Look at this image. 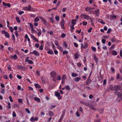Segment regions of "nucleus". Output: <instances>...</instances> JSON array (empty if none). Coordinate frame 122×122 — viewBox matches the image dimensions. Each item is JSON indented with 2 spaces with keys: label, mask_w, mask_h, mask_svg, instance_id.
Listing matches in <instances>:
<instances>
[{
  "label": "nucleus",
  "mask_w": 122,
  "mask_h": 122,
  "mask_svg": "<svg viewBox=\"0 0 122 122\" xmlns=\"http://www.w3.org/2000/svg\"><path fill=\"white\" fill-rule=\"evenodd\" d=\"M99 12L100 10L98 9H96L94 11L91 10L90 11V13L95 14L96 16H99Z\"/></svg>",
  "instance_id": "1"
},
{
  "label": "nucleus",
  "mask_w": 122,
  "mask_h": 122,
  "mask_svg": "<svg viewBox=\"0 0 122 122\" xmlns=\"http://www.w3.org/2000/svg\"><path fill=\"white\" fill-rule=\"evenodd\" d=\"M32 8L30 5H29L28 6L24 7L23 8V10L25 11H32Z\"/></svg>",
  "instance_id": "2"
},
{
  "label": "nucleus",
  "mask_w": 122,
  "mask_h": 122,
  "mask_svg": "<svg viewBox=\"0 0 122 122\" xmlns=\"http://www.w3.org/2000/svg\"><path fill=\"white\" fill-rule=\"evenodd\" d=\"M40 19L43 23V24L46 25L48 23V22L42 17L39 16Z\"/></svg>",
  "instance_id": "3"
},
{
  "label": "nucleus",
  "mask_w": 122,
  "mask_h": 122,
  "mask_svg": "<svg viewBox=\"0 0 122 122\" xmlns=\"http://www.w3.org/2000/svg\"><path fill=\"white\" fill-rule=\"evenodd\" d=\"M66 78V75L64 74L62 76V81L61 83L62 84H64L65 83V80Z\"/></svg>",
  "instance_id": "4"
},
{
  "label": "nucleus",
  "mask_w": 122,
  "mask_h": 122,
  "mask_svg": "<svg viewBox=\"0 0 122 122\" xmlns=\"http://www.w3.org/2000/svg\"><path fill=\"white\" fill-rule=\"evenodd\" d=\"M51 76L52 78H56L57 76L56 73L55 71H52L51 73Z\"/></svg>",
  "instance_id": "5"
},
{
  "label": "nucleus",
  "mask_w": 122,
  "mask_h": 122,
  "mask_svg": "<svg viewBox=\"0 0 122 122\" xmlns=\"http://www.w3.org/2000/svg\"><path fill=\"white\" fill-rule=\"evenodd\" d=\"M65 21L64 19H62L61 21V28L63 29H64L65 28L64 27V24H65Z\"/></svg>",
  "instance_id": "6"
},
{
  "label": "nucleus",
  "mask_w": 122,
  "mask_h": 122,
  "mask_svg": "<svg viewBox=\"0 0 122 122\" xmlns=\"http://www.w3.org/2000/svg\"><path fill=\"white\" fill-rule=\"evenodd\" d=\"M31 54H34L35 55L39 56L40 55L39 53L36 51H33L31 52Z\"/></svg>",
  "instance_id": "7"
},
{
  "label": "nucleus",
  "mask_w": 122,
  "mask_h": 122,
  "mask_svg": "<svg viewBox=\"0 0 122 122\" xmlns=\"http://www.w3.org/2000/svg\"><path fill=\"white\" fill-rule=\"evenodd\" d=\"M83 16L85 19L87 20H89L91 19V17L88 15L84 14Z\"/></svg>",
  "instance_id": "8"
},
{
  "label": "nucleus",
  "mask_w": 122,
  "mask_h": 122,
  "mask_svg": "<svg viewBox=\"0 0 122 122\" xmlns=\"http://www.w3.org/2000/svg\"><path fill=\"white\" fill-rule=\"evenodd\" d=\"M114 88H115V90L117 91V90H119L121 88V87L119 85H115L114 86Z\"/></svg>",
  "instance_id": "9"
},
{
  "label": "nucleus",
  "mask_w": 122,
  "mask_h": 122,
  "mask_svg": "<svg viewBox=\"0 0 122 122\" xmlns=\"http://www.w3.org/2000/svg\"><path fill=\"white\" fill-rule=\"evenodd\" d=\"M2 4L3 5L5 6H7L9 8L11 7V5L10 3H6L3 2Z\"/></svg>",
  "instance_id": "10"
},
{
  "label": "nucleus",
  "mask_w": 122,
  "mask_h": 122,
  "mask_svg": "<svg viewBox=\"0 0 122 122\" xmlns=\"http://www.w3.org/2000/svg\"><path fill=\"white\" fill-rule=\"evenodd\" d=\"M117 94V95L118 97L121 98V99H122V93L120 94L119 92L117 91L116 92V94Z\"/></svg>",
  "instance_id": "11"
},
{
  "label": "nucleus",
  "mask_w": 122,
  "mask_h": 122,
  "mask_svg": "<svg viewBox=\"0 0 122 122\" xmlns=\"http://www.w3.org/2000/svg\"><path fill=\"white\" fill-rule=\"evenodd\" d=\"M31 36L32 39L36 41L37 42H39V41L37 40V38L35 37V36L33 35L32 34L31 35Z\"/></svg>",
  "instance_id": "12"
},
{
  "label": "nucleus",
  "mask_w": 122,
  "mask_h": 122,
  "mask_svg": "<svg viewBox=\"0 0 122 122\" xmlns=\"http://www.w3.org/2000/svg\"><path fill=\"white\" fill-rule=\"evenodd\" d=\"M25 38L26 39H27L28 43L29 44H30L31 43L30 40V39L29 37L27 34H26L25 35Z\"/></svg>",
  "instance_id": "13"
},
{
  "label": "nucleus",
  "mask_w": 122,
  "mask_h": 122,
  "mask_svg": "<svg viewBox=\"0 0 122 122\" xmlns=\"http://www.w3.org/2000/svg\"><path fill=\"white\" fill-rule=\"evenodd\" d=\"M98 22L100 23L103 25H104L105 24V22L103 21V20L101 19H98Z\"/></svg>",
  "instance_id": "14"
},
{
  "label": "nucleus",
  "mask_w": 122,
  "mask_h": 122,
  "mask_svg": "<svg viewBox=\"0 0 122 122\" xmlns=\"http://www.w3.org/2000/svg\"><path fill=\"white\" fill-rule=\"evenodd\" d=\"M49 116L52 117L54 116V114L52 112L49 111Z\"/></svg>",
  "instance_id": "15"
},
{
  "label": "nucleus",
  "mask_w": 122,
  "mask_h": 122,
  "mask_svg": "<svg viewBox=\"0 0 122 122\" xmlns=\"http://www.w3.org/2000/svg\"><path fill=\"white\" fill-rule=\"evenodd\" d=\"M34 99L36 101H37L38 102H41L40 99L37 97H34Z\"/></svg>",
  "instance_id": "16"
},
{
  "label": "nucleus",
  "mask_w": 122,
  "mask_h": 122,
  "mask_svg": "<svg viewBox=\"0 0 122 122\" xmlns=\"http://www.w3.org/2000/svg\"><path fill=\"white\" fill-rule=\"evenodd\" d=\"M111 53L112 55L114 56H116L117 54V52L114 50L112 51L111 52Z\"/></svg>",
  "instance_id": "17"
},
{
  "label": "nucleus",
  "mask_w": 122,
  "mask_h": 122,
  "mask_svg": "<svg viewBox=\"0 0 122 122\" xmlns=\"http://www.w3.org/2000/svg\"><path fill=\"white\" fill-rule=\"evenodd\" d=\"M47 53L51 55H52L54 54L52 50L51 49H50L49 50L47 51Z\"/></svg>",
  "instance_id": "18"
},
{
  "label": "nucleus",
  "mask_w": 122,
  "mask_h": 122,
  "mask_svg": "<svg viewBox=\"0 0 122 122\" xmlns=\"http://www.w3.org/2000/svg\"><path fill=\"white\" fill-rule=\"evenodd\" d=\"M76 20L74 19L72 20L71 21V24H70V25H74L76 24Z\"/></svg>",
  "instance_id": "19"
},
{
  "label": "nucleus",
  "mask_w": 122,
  "mask_h": 122,
  "mask_svg": "<svg viewBox=\"0 0 122 122\" xmlns=\"http://www.w3.org/2000/svg\"><path fill=\"white\" fill-rule=\"evenodd\" d=\"M34 86L36 88H40L41 87V86L38 84L35 83Z\"/></svg>",
  "instance_id": "20"
},
{
  "label": "nucleus",
  "mask_w": 122,
  "mask_h": 122,
  "mask_svg": "<svg viewBox=\"0 0 122 122\" xmlns=\"http://www.w3.org/2000/svg\"><path fill=\"white\" fill-rule=\"evenodd\" d=\"M66 112V110L65 109L62 112L61 117H64Z\"/></svg>",
  "instance_id": "21"
},
{
  "label": "nucleus",
  "mask_w": 122,
  "mask_h": 122,
  "mask_svg": "<svg viewBox=\"0 0 122 122\" xmlns=\"http://www.w3.org/2000/svg\"><path fill=\"white\" fill-rule=\"evenodd\" d=\"M93 58L94 59L95 61L96 62V63H97L98 62V59L96 57V55H93Z\"/></svg>",
  "instance_id": "22"
},
{
  "label": "nucleus",
  "mask_w": 122,
  "mask_h": 122,
  "mask_svg": "<svg viewBox=\"0 0 122 122\" xmlns=\"http://www.w3.org/2000/svg\"><path fill=\"white\" fill-rule=\"evenodd\" d=\"M69 25L71 28V31L72 32L73 31V30L74 29H75V28L74 26V25H71L70 24H69Z\"/></svg>",
  "instance_id": "23"
},
{
  "label": "nucleus",
  "mask_w": 122,
  "mask_h": 122,
  "mask_svg": "<svg viewBox=\"0 0 122 122\" xmlns=\"http://www.w3.org/2000/svg\"><path fill=\"white\" fill-rule=\"evenodd\" d=\"M91 7H86L85 8V10L87 12L89 11L90 12V11H90L91 10Z\"/></svg>",
  "instance_id": "24"
},
{
  "label": "nucleus",
  "mask_w": 122,
  "mask_h": 122,
  "mask_svg": "<svg viewBox=\"0 0 122 122\" xmlns=\"http://www.w3.org/2000/svg\"><path fill=\"white\" fill-rule=\"evenodd\" d=\"M65 89L68 91L70 90V88L68 86H65Z\"/></svg>",
  "instance_id": "25"
},
{
  "label": "nucleus",
  "mask_w": 122,
  "mask_h": 122,
  "mask_svg": "<svg viewBox=\"0 0 122 122\" xmlns=\"http://www.w3.org/2000/svg\"><path fill=\"white\" fill-rule=\"evenodd\" d=\"M39 21V19L38 17H36L34 19V21L35 22H36Z\"/></svg>",
  "instance_id": "26"
},
{
  "label": "nucleus",
  "mask_w": 122,
  "mask_h": 122,
  "mask_svg": "<svg viewBox=\"0 0 122 122\" xmlns=\"http://www.w3.org/2000/svg\"><path fill=\"white\" fill-rule=\"evenodd\" d=\"M111 41L112 42H116L117 41L116 39L114 38H111Z\"/></svg>",
  "instance_id": "27"
},
{
  "label": "nucleus",
  "mask_w": 122,
  "mask_h": 122,
  "mask_svg": "<svg viewBox=\"0 0 122 122\" xmlns=\"http://www.w3.org/2000/svg\"><path fill=\"white\" fill-rule=\"evenodd\" d=\"M5 36L7 37L8 38H9L10 37V36L9 34L7 32H6V33L5 34Z\"/></svg>",
  "instance_id": "28"
},
{
  "label": "nucleus",
  "mask_w": 122,
  "mask_h": 122,
  "mask_svg": "<svg viewBox=\"0 0 122 122\" xmlns=\"http://www.w3.org/2000/svg\"><path fill=\"white\" fill-rule=\"evenodd\" d=\"M63 46L66 48H67L68 46V45L66 44V42L65 41H64L63 43Z\"/></svg>",
  "instance_id": "29"
},
{
  "label": "nucleus",
  "mask_w": 122,
  "mask_h": 122,
  "mask_svg": "<svg viewBox=\"0 0 122 122\" xmlns=\"http://www.w3.org/2000/svg\"><path fill=\"white\" fill-rule=\"evenodd\" d=\"M12 57L13 58V59L15 60H16L17 59L18 57L17 55L16 54H14L13 56H12Z\"/></svg>",
  "instance_id": "30"
},
{
  "label": "nucleus",
  "mask_w": 122,
  "mask_h": 122,
  "mask_svg": "<svg viewBox=\"0 0 122 122\" xmlns=\"http://www.w3.org/2000/svg\"><path fill=\"white\" fill-rule=\"evenodd\" d=\"M15 19L17 22L19 23H20V21L19 19V18L18 17H15Z\"/></svg>",
  "instance_id": "31"
},
{
  "label": "nucleus",
  "mask_w": 122,
  "mask_h": 122,
  "mask_svg": "<svg viewBox=\"0 0 122 122\" xmlns=\"http://www.w3.org/2000/svg\"><path fill=\"white\" fill-rule=\"evenodd\" d=\"M55 95L56 97L59 96L60 94L59 92H55Z\"/></svg>",
  "instance_id": "32"
},
{
  "label": "nucleus",
  "mask_w": 122,
  "mask_h": 122,
  "mask_svg": "<svg viewBox=\"0 0 122 122\" xmlns=\"http://www.w3.org/2000/svg\"><path fill=\"white\" fill-rule=\"evenodd\" d=\"M84 49H86L88 46V44L86 42H85Z\"/></svg>",
  "instance_id": "33"
},
{
  "label": "nucleus",
  "mask_w": 122,
  "mask_h": 122,
  "mask_svg": "<svg viewBox=\"0 0 122 122\" xmlns=\"http://www.w3.org/2000/svg\"><path fill=\"white\" fill-rule=\"evenodd\" d=\"M55 19L57 21L59 20L60 19V17L58 15H57L55 17Z\"/></svg>",
  "instance_id": "34"
},
{
  "label": "nucleus",
  "mask_w": 122,
  "mask_h": 122,
  "mask_svg": "<svg viewBox=\"0 0 122 122\" xmlns=\"http://www.w3.org/2000/svg\"><path fill=\"white\" fill-rule=\"evenodd\" d=\"M103 109H102L99 110L98 111L100 112V114H102L103 112Z\"/></svg>",
  "instance_id": "35"
},
{
  "label": "nucleus",
  "mask_w": 122,
  "mask_h": 122,
  "mask_svg": "<svg viewBox=\"0 0 122 122\" xmlns=\"http://www.w3.org/2000/svg\"><path fill=\"white\" fill-rule=\"evenodd\" d=\"M56 80H57L60 81L61 79V77L59 75H58L56 78Z\"/></svg>",
  "instance_id": "36"
},
{
  "label": "nucleus",
  "mask_w": 122,
  "mask_h": 122,
  "mask_svg": "<svg viewBox=\"0 0 122 122\" xmlns=\"http://www.w3.org/2000/svg\"><path fill=\"white\" fill-rule=\"evenodd\" d=\"M92 50L94 52H95L96 51V48L93 46L91 48Z\"/></svg>",
  "instance_id": "37"
},
{
  "label": "nucleus",
  "mask_w": 122,
  "mask_h": 122,
  "mask_svg": "<svg viewBox=\"0 0 122 122\" xmlns=\"http://www.w3.org/2000/svg\"><path fill=\"white\" fill-rule=\"evenodd\" d=\"M55 44L56 46H59V42L57 41H55Z\"/></svg>",
  "instance_id": "38"
},
{
  "label": "nucleus",
  "mask_w": 122,
  "mask_h": 122,
  "mask_svg": "<svg viewBox=\"0 0 122 122\" xmlns=\"http://www.w3.org/2000/svg\"><path fill=\"white\" fill-rule=\"evenodd\" d=\"M37 30L39 31L37 33L38 35V36H40L41 35V30H39V29H37Z\"/></svg>",
  "instance_id": "39"
},
{
  "label": "nucleus",
  "mask_w": 122,
  "mask_h": 122,
  "mask_svg": "<svg viewBox=\"0 0 122 122\" xmlns=\"http://www.w3.org/2000/svg\"><path fill=\"white\" fill-rule=\"evenodd\" d=\"M9 29L11 32L12 33L13 31V29L12 27L10 26L9 27Z\"/></svg>",
  "instance_id": "40"
},
{
  "label": "nucleus",
  "mask_w": 122,
  "mask_h": 122,
  "mask_svg": "<svg viewBox=\"0 0 122 122\" xmlns=\"http://www.w3.org/2000/svg\"><path fill=\"white\" fill-rule=\"evenodd\" d=\"M12 116L14 117H15L16 116V114L15 111H14L13 112Z\"/></svg>",
  "instance_id": "41"
},
{
  "label": "nucleus",
  "mask_w": 122,
  "mask_h": 122,
  "mask_svg": "<svg viewBox=\"0 0 122 122\" xmlns=\"http://www.w3.org/2000/svg\"><path fill=\"white\" fill-rule=\"evenodd\" d=\"M56 107V106L55 105H52L51 107H50L49 109L50 110H51L53 108H55Z\"/></svg>",
  "instance_id": "42"
},
{
  "label": "nucleus",
  "mask_w": 122,
  "mask_h": 122,
  "mask_svg": "<svg viewBox=\"0 0 122 122\" xmlns=\"http://www.w3.org/2000/svg\"><path fill=\"white\" fill-rule=\"evenodd\" d=\"M25 110L26 112L28 114H30V112L29 110L27 108H26L25 109Z\"/></svg>",
  "instance_id": "43"
},
{
  "label": "nucleus",
  "mask_w": 122,
  "mask_h": 122,
  "mask_svg": "<svg viewBox=\"0 0 122 122\" xmlns=\"http://www.w3.org/2000/svg\"><path fill=\"white\" fill-rule=\"evenodd\" d=\"M112 30V29L111 28H109L107 32L108 33H110L111 32Z\"/></svg>",
  "instance_id": "44"
},
{
  "label": "nucleus",
  "mask_w": 122,
  "mask_h": 122,
  "mask_svg": "<svg viewBox=\"0 0 122 122\" xmlns=\"http://www.w3.org/2000/svg\"><path fill=\"white\" fill-rule=\"evenodd\" d=\"M49 19L51 21L52 23H53L54 22V20L53 19V17H50L49 18Z\"/></svg>",
  "instance_id": "45"
},
{
  "label": "nucleus",
  "mask_w": 122,
  "mask_h": 122,
  "mask_svg": "<svg viewBox=\"0 0 122 122\" xmlns=\"http://www.w3.org/2000/svg\"><path fill=\"white\" fill-rule=\"evenodd\" d=\"M28 63L29 64H33L34 62L32 61L29 60L28 62Z\"/></svg>",
  "instance_id": "46"
},
{
  "label": "nucleus",
  "mask_w": 122,
  "mask_h": 122,
  "mask_svg": "<svg viewBox=\"0 0 122 122\" xmlns=\"http://www.w3.org/2000/svg\"><path fill=\"white\" fill-rule=\"evenodd\" d=\"M71 76L73 77H76V74L73 72L72 73Z\"/></svg>",
  "instance_id": "47"
},
{
  "label": "nucleus",
  "mask_w": 122,
  "mask_h": 122,
  "mask_svg": "<svg viewBox=\"0 0 122 122\" xmlns=\"http://www.w3.org/2000/svg\"><path fill=\"white\" fill-rule=\"evenodd\" d=\"M7 107L9 109L11 108L10 104V102L8 103V106H7Z\"/></svg>",
  "instance_id": "48"
},
{
  "label": "nucleus",
  "mask_w": 122,
  "mask_h": 122,
  "mask_svg": "<svg viewBox=\"0 0 122 122\" xmlns=\"http://www.w3.org/2000/svg\"><path fill=\"white\" fill-rule=\"evenodd\" d=\"M17 77L19 79H22V76L19 75L17 74Z\"/></svg>",
  "instance_id": "49"
},
{
  "label": "nucleus",
  "mask_w": 122,
  "mask_h": 122,
  "mask_svg": "<svg viewBox=\"0 0 122 122\" xmlns=\"http://www.w3.org/2000/svg\"><path fill=\"white\" fill-rule=\"evenodd\" d=\"M66 35L64 33H63L61 35V36L62 38H64L65 37Z\"/></svg>",
  "instance_id": "50"
},
{
  "label": "nucleus",
  "mask_w": 122,
  "mask_h": 122,
  "mask_svg": "<svg viewBox=\"0 0 122 122\" xmlns=\"http://www.w3.org/2000/svg\"><path fill=\"white\" fill-rule=\"evenodd\" d=\"M83 25H86L87 24V22H86L83 21L82 22Z\"/></svg>",
  "instance_id": "51"
},
{
  "label": "nucleus",
  "mask_w": 122,
  "mask_h": 122,
  "mask_svg": "<svg viewBox=\"0 0 122 122\" xmlns=\"http://www.w3.org/2000/svg\"><path fill=\"white\" fill-rule=\"evenodd\" d=\"M61 3V2L60 1H59L56 4V7H57L59 5H60Z\"/></svg>",
  "instance_id": "52"
},
{
  "label": "nucleus",
  "mask_w": 122,
  "mask_h": 122,
  "mask_svg": "<svg viewBox=\"0 0 122 122\" xmlns=\"http://www.w3.org/2000/svg\"><path fill=\"white\" fill-rule=\"evenodd\" d=\"M81 103H82V104H83V105H84L86 106H87L88 105V104L87 103H86L84 102H81Z\"/></svg>",
  "instance_id": "53"
},
{
  "label": "nucleus",
  "mask_w": 122,
  "mask_h": 122,
  "mask_svg": "<svg viewBox=\"0 0 122 122\" xmlns=\"http://www.w3.org/2000/svg\"><path fill=\"white\" fill-rule=\"evenodd\" d=\"M63 117H61L60 119L59 120L58 122H61L62 120Z\"/></svg>",
  "instance_id": "54"
},
{
  "label": "nucleus",
  "mask_w": 122,
  "mask_h": 122,
  "mask_svg": "<svg viewBox=\"0 0 122 122\" xmlns=\"http://www.w3.org/2000/svg\"><path fill=\"white\" fill-rule=\"evenodd\" d=\"M68 53V52L66 51H64L63 52V55L67 54Z\"/></svg>",
  "instance_id": "55"
},
{
  "label": "nucleus",
  "mask_w": 122,
  "mask_h": 122,
  "mask_svg": "<svg viewBox=\"0 0 122 122\" xmlns=\"http://www.w3.org/2000/svg\"><path fill=\"white\" fill-rule=\"evenodd\" d=\"M12 37L14 41H15V36L13 34H12Z\"/></svg>",
  "instance_id": "56"
},
{
  "label": "nucleus",
  "mask_w": 122,
  "mask_h": 122,
  "mask_svg": "<svg viewBox=\"0 0 122 122\" xmlns=\"http://www.w3.org/2000/svg\"><path fill=\"white\" fill-rule=\"evenodd\" d=\"M92 27H90V28L88 30V32L90 33L92 30Z\"/></svg>",
  "instance_id": "57"
},
{
  "label": "nucleus",
  "mask_w": 122,
  "mask_h": 122,
  "mask_svg": "<svg viewBox=\"0 0 122 122\" xmlns=\"http://www.w3.org/2000/svg\"><path fill=\"white\" fill-rule=\"evenodd\" d=\"M39 49L40 50H42L43 49V46L42 45H41L39 47Z\"/></svg>",
  "instance_id": "58"
},
{
  "label": "nucleus",
  "mask_w": 122,
  "mask_h": 122,
  "mask_svg": "<svg viewBox=\"0 0 122 122\" xmlns=\"http://www.w3.org/2000/svg\"><path fill=\"white\" fill-rule=\"evenodd\" d=\"M9 77L10 79L11 80L13 78V76H12V75L11 74H10L9 76Z\"/></svg>",
  "instance_id": "59"
},
{
  "label": "nucleus",
  "mask_w": 122,
  "mask_h": 122,
  "mask_svg": "<svg viewBox=\"0 0 122 122\" xmlns=\"http://www.w3.org/2000/svg\"><path fill=\"white\" fill-rule=\"evenodd\" d=\"M102 43L105 44V43L106 40L104 39H103L102 40Z\"/></svg>",
  "instance_id": "60"
},
{
  "label": "nucleus",
  "mask_w": 122,
  "mask_h": 122,
  "mask_svg": "<svg viewBox=\"0 0 122 122\" xmlns=\"http://www.w3.org/2000/svg\"><path fill=\"white\" fill-rule=\"evenodd\" d=\"M15 35L16 36V37H17V38H18V37L19 35H18V33L17 31H15Z\"/></svg>",
  "instance_id": "61"
},
{
  "label": "nucleus",
  "mask_w": 122,
  "mask_h": 122,
  "mask_svg": "<svg viewBox=\"0 0 122 122\" xmlns=\"http://www.w3.org/2000/svg\"><path fill=\"white\" fill-rule=\"evenodd\" d=\"M3 77L5 79H8V78L7 77V76L6 75H4V76Z\"/></svg>",
  "instance_id": "62"
},
{
  "label": "nucleus",
  "mask_w": 122,
  "mask_h": 122,
  "mask_svg": "<svg viewBox=\"0 0 122 122\" xmlns=\"http://www.w3.org/2000/svg\"><path fill=\"white\" fill-rule=\"evenodd\" d=\"M106 81L107 80L106 79H104V80L103 82V85H106Z\"/></svg>",
  "instance_id": "63"
},
{
  "label": "nucleus",
  "mask_w": 122,
  "mask_h": 122,
  "mask_svg": "<svg viewBox=\"0 0 122 122\" xmlns=\"http://www.w3.org/2000/svg\"><path fill=\"white\" fill-rule=\"evenodd\" d=\"M24 12L23 11H21L19 12L18 13V14L19 15H21L22 14L24 13Z\"/></svg>",
  "instance_id": "64"
}]
</instances>
